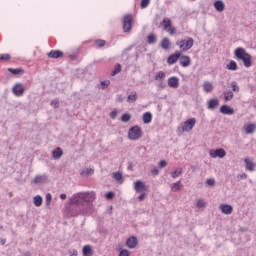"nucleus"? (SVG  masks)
Here are the masks:
<instances>
[{"label": "nucleus", "mask_w": 256, "mask_h": 256, "mask_svg": "<svg viewBox=\"0 0 256 256\" xmlns=\"http://www.w3.org/2000/svg\"><path fill=\"white\" fill-rule=\"evenodd\" d=\"M121 73V64H117L114 68V70L112 71L111 75L112 77H115V75Z\"/></svg>", "instance_id": "38"}, {"label": "nucleus", "mask_w": 256, "mask_h": 256, "mask_svg": "<svg viewBox=\"0 0 256 256\" xmlns=\"http://www.w3.org/2000/svg\"><path fill=\"white\" fill-rule=\"evenodd\" d=\"M243 129L246 135H253V133L256 132V124L255 123L245 124L243 126Z\"/></svg>", "instance_id": "12"}, {"label": "nucleus", "mask_w": 256, "mask_h": 256, "mask_svg": "<svg viewBox=\"0 0 256 256\" xmlns=\"http://www.w3.org/2000/svg\"><path fill=\"white\" fill-rule=\"evenodd\" d=\"M117 109H114L111 113H110V118L111 119H117Z\"/></svg>", "instance_id": "52"}, {"label": "nucleus", "mask_w": 256, "mask_h": 256, "mask_svg": "<svg viewBox=\"0 0 256 256\" xmlns=\"http://www.w3.org/2000/svg\"><path fill=\"white\" fill-rule=\"evenodd\" d=\"M111 84V81L105 80L100 83V89L105 90L107 89V86Z\"/></svg>", "instance_id": "42"}, {"label": "nucleus", "mask_w": 256, "mask_h": 256, "mask_svg": "<svg viewBox=\"0 0 256 256\" xmlns=\"http://www.w3.org/2000/svg\"><path fill=\"white\" fill-rule=\"evenodd\" d=\"M121 121L122 123H129V121H131V114L129 113L122 114Z\"/></svg>", "instance_id": "34"}, {"label": "nucleus", "mask_w": 256, "mask_h": 256, "mask_svg": "<svg viewBox=\"0 0 256 256\" xmlns=\"http://www.w3.org/2000/svg\"><path fill=\"white\" fill-rule=\"evenodd\" d=\"M180 58H181V52H176L174 54H171L168 57L167 63L168 65H175V63H177V61H179Z\"/></svg>", "instance_id": "11"}, {"label": "nucleus", "mask_w": 256, "mask_h": 256, "mask_svg": "<svg viewBox=\"0 0 256 256\" xmlns=\"http://www.w3.org/2000/svg\"><path fill=\"white\" fill-rule=\"evenodd\" d=\"M206 185H208V187H214L215 186V179L213 178H208L206 180Z\"/></svg>", "instance_id": "45"}, {"label": "nucleus", "mask_w": 256, "mask_h": 256, "mask_svg": "<svg viewBox=\"0 0 256 256\" xmlns=\"http://www.w3.org/2000/svg\"><path fill=\"white\" fill-rule=\"evenodd\" d=\"M134 189L136 193H144L149 190V186L145 185V182L138 180L134 183Z\"/></svg>", "instance_id": "7"}, {"label": "nucleus", "mask_w": 256, "mask_h": 256, "mask_svg": "<svg viewBox=\"0 0 256 256\" xmlns=\"http://www.w3.org/2000/svg\"><path fill=\"white\" fill-rule=\"evenodd\" d=\"M231 87H232V91H234V93H239V85H237V83L235 81H233L231 83Z\"/></svg>", "instance_id": "44"}, {"label": "nucleus", "mask_w": 256, "mask_h": 256, "mask_svg": "<svg viewBox=\"0 0 256 256\" xmlns=\"http://www.w3.org/2000/svg\"><path fill=\"white\" fill-rule=\"evenodd\" d=\"M147 43L148 45H155L157 43V35L155 34H149L147 37Z\"/></svg>", "instance_id": "27"}, {"label": "nucleus", "mask_w": 256, "mask_h": 256, "mask_svg": "<svg viewBox=\"0 0 256 256\" xmlns=\"http://www.w3.org/2000/svg\"><path fill=\"white\" fill-rule=\"evenodd\" d=\"M146 195H147V194H146L145 192H141V195L138 196V199H139L140 201H145Z\"/></svg>", "instance_id": "56"}, {"label": "nucleus", "mask_w": 256, "mask_h": 256, "mask_svg": "<svg viewBox=\"0 0 256 256\" xmlns=\"http://www.w3.org/2000/svg\"><path fill=\"white\" fill-rule=\"evenodd\" d=\"M87 213V210H82L77 213H71V217H77V215H85Z\"/></svg>", "instance_id": "50"}, {"label": "nucleus", "mask_w": 256, "mask_h": 256, "mask_svg": "<svg viewBox=\"0 0 256 256\" xmlns=\"http://www.w3.org/2000/svg\"><path fill=\"white\" fill-rule=\"evenodd\" d=\"M180 65L182 67H189L191 65V58L189 56H181L180 53Z\"/></svg>", "instance_id": "16"}, {"label": "nucleus", "mask_w": 256, "mask_h": 256, "mask_svg": "<svg viewBox=\"0 0 256 256\" xmlns=\"http://www.w3.org/2000/svg\"><path fill=\"white\" fill-rule=\"evenodd\" d=\"M151 121H153V114H151V112H145L143 114V123H145L146 125H149Z\"/></svg>", "instance_id": "24"}, {"label": "nucleus", "mask_w": 256, "mask_h": 256, "mask_svg": "<svg viewBox=\"0 0 256 256\" xmlns=\"http://www.w3.org/2000/svg\"><path fill=\"white\" fill-rule=\"evenodd\" d=\"M106 199H113L115 197V193L107 192L105 195Z\"/></svg>", "instance_id": "53"}, {"label": "nucleus", "mask_w": 256, "mask_h": 256, "mask_svg": "<svg viewBox=\"0 0 256 256\" xmlns=\"http://www.w3.org/2000/svg\"><path fill=\"white\" fill-rule=\"evenodd\" d=\"M219 209L224 215H231L233 213V206L229 204H221Z\"/></svg>", "instance_id": "13"}, {"label": "nucleus", "mask_w": 256, "mask_h": 256, "mask_svg": "<svg viewBox=\"0 0 256 256\" xmlns=\"http://www.w3.org/2000/svg\"><path fill=\"white\" fill-rule=\"evenodd\" d=\"M122 29L124 33H131L133 29V15L126 14L122 19Z\"/></svg>", "instance_id": "4"}, {"label": "nucleus", "mask_w": 256, "mask_h": 256, "mask_svg": "<svg viewBox=\"0 0 256 256\" xmlns=\"http://www.w3.org/2000/svg\"><path fill=\"white\" fill-rule=\"evenodd\" d=\"M162 24L164 26V31H167L171 27V19L169 18H164L162 21Z\"/></svg>", "instance_id": "32"}, {"label": "nucleus", "mask_w": 256, "mask_h": 256, "mask_svg": "<svg viewBox=\"0 0 256 256\" xmlns=\"http://www.w3.org/2000/svg\"><path fill=\"white\" fill-rule=\"evenodd\" d=\"M69 57H70V59H71L72 61H75V59H77V56H75V55H70Z\"/></svg>", "instance_id": "63"}, {"label": "nucleus", "mask_w": 256, "mask_h": 256, "mask_svg": "<svg viewBox=\"0 0 256 256\" xmlns=\"http://www.w3.org/2000/svg\"><path fill=\"white\" fill-rule=\"evenodd\" d=\"M139 241L137 240V237L131 236L126 240V246L128 249H135L137 247Z\"/></svg>", "instance_id": "10"}, {"label": "nucleus", "mask_w": 256, "mask_h": 256, "mask_svg": "<svg viewBox=\"0 0 256 256\" xmlns=\"http://www.w3.org/2000/svg\"><path fill=\"white\" fill-rule=\"evenodd\" d=\"M166 31L169 32V35H175V28H173L172 26L168 28Z\"/></svg>", "instance_id": "57"}, {"label": "nucleus", "mask_w": 256, "mask_h": 256, "mask_svg": "<svg viewBox=\"0 0 256 256\" xmlns=\"http://www.w3.org/2000/svg\"><path fill=\"white\" fill-rule=\"evenodd\" d=\"M197 123V119L190 118L186 120L182 125V131L189 133V131H193V127H195V124Z\"/></svg>", "instance_id": "6"}, {"label": "nucleus", "mask_w": 256, "mask_h": 256, "mask_svg": "<svg viewBox=\"0 0 256 256\" xmlns=\"http://www.w3.org/2000/svg\"><path fill=\"white\" fill-rule=\"evenodd\" d=\"M114 179L115 181H123V173L121 172L114 173Z\"/></svg>", "instance_id": "43"}, {"label": "nucleus", "mask_w": 256, "mask_h": 256, "mask_svg": "<svg viewBox=\"0 0 256 256\" xmlns=\"http://www.w3.org/2000/svg\"><path fill=\"white\" fill-rule=\"evenodd\" d=\"M143 137V130L138 125L133 126L128 131V139L131 141H137Z\"/></svg>", "instance_id": "3"}, {"label": "nucleus", "mask_w": 256, "mask_h": 256, "mask_svg": "<svg viewBox=\"0 0 256 256\" xmlns=\"http://www.w3.org/2000/svg\"><path fill=\"white\" fill-rule=\"evenodd\" d=\"M161 47L165 51H167L168 49H171V40H169V38H167V37L163 38L161 41Z\"/></svg>", "instance_id": "23"}, {"label": "nucleus", "mask_w": 256, "mask_h": 256, "mask_svg": "<svg viewBox=\"0 0 256 256\" xmlns=\"http://www.w3.org/2000/svg\"><path fill=\"white\" fill-rule=\"evenodd\" d=\"M52 157L53 159H61V157H63V149L57 147L52 151Z\"/></svg>", "instance_id": "22"}, {"label": "nucleus", "mask_w": 256, "mask_h": 256, "mask_svg": "<svg viewBox=\"0 0 256 256\" xmlns=\"http://www.w3.org/2000/svg\"><path fill=\"white\" fill-rule=\"evenodd\" d=\"M45 181H47V176H41V175H37L35 176L33 182L37 185L39 183H45Z\"/></svg>", "instance_id": "29"}, {"label": "nucleus", "mask_w": 256, "mask_h": 256, "mask_svg": "<svg viewBox=\"0 0 256 256\" xmlns=\"http://www.w3.org/2000/svg\"><path fill=\"white\" fill-rule=\"evenodd\" d=\"M45 199H46L45 200L46 207H50L51 201L53 200V197L51 196V193H47Z\"/></svg>", "instance_id": "39"}, {"label": "nucleus", "mask_w": 256, "mask_h": 256, "mask_svg": "<svg viewBox=\"0 0 256 256\" xmlns=\"http://www.w3.org/2000/svg\"><path fill=\"white\" fill-rule=\"evenodd\" d=\"M166 74L163 71H159L157 72L156 76H155V81H163V79H165Z\"/></svg>", "instance_id": "36"}, {"label": "nucleus", "mask_w": 256, "mask_h": 256, "mask_svg": "<svg viewBox=\"0 0 256 256\" xmlns=\"http://www.w3.org/2000/svg\"><path fill=\"white\" fill-rule=\"evenodd\" d=\"M244 163L246 165L247 171H255V163L253 162V160L245 158Z\"/></svg>", "instance_id": "20"}, {"label": "nucleus", "mask_w": 256, "mask_h": 256, "mask_svg": "<svg viewBox=\"0 0 256 256\" xmlns=\"http://www.w3.org/2000/svg\"><path fill=\"white\" fill-rule=\"evenodd\" d=\"M60 199H62V200L67 199V194H60Z\"/></svg>", "instance_id": "62"}, {"label": "nucleus", "mask_w": 256, "mask_h": 256, "mask_svg": "<svg viewBox=\"0 0 256 256\" xmlns=\"http://www.w3.org/2000/svg\"><path fill=\"white\" fill-rule=\"evenodd\" d=\"M133 49V45L129 46L126 51H131Z\"/></svg>", "instance_id": "64"}, {"label": "nucleus", "mask_w": 256, "mask_h": 256, "mask_svg": "<svg viewBox=\"0 0 256 256\" xmlns=\"http://www.w3.org/2000/svg\"><path fill=\"white\" fill-rule=\"evenodd\" d=\"M34 205L35 207H41V205H43V197H41V195L34 197Z\"/></svg>", "instance_id": "31"}, {"label": "nucleus", "mask_w": 256, "mask_h": 256, "mask_svg": "<svg viewBox=\"0 0 256 256\" xmlns=\"http://www.w3.org/2000/svg\"><path fill=\"white\" fill-rule=\"evenodd\" d=\"M220 113H222V115H233L235 110L229 105H222L220 107Z\"/></svg>", "instance_id": "14"}, {"label": "nucleus", "mask_w": 256, "mask_h": 256, "mask_svg": "<svg viewBox=\"0 0 256 256\" xmlns=\"http://www.w3.org/2000/svg\"><path fill=\"white\" fill-rule=\"evenodd\" d=\"M167 87L162 81L158 84V89H165Z\"/></svg>", "instance_id": "60"}, {"label": "nucleus", "mask_w": 256, "mask_h": 256, "mask_svg": "<svg viewBox=\"0 0 256 256\" xmlns=\"http://www.w3.org/2000/svg\"><path fill=\"white\" fill-rule=\"evenodd\" d=\"M238 179H247V174L246 173L239 174Z\"/></svg>", "instance_id": "59"}, {"label": "nucleus", "mask_w": 256, "mask_h": 256, "mask_svg": "<svg viewBox=\"0 0 256 256\" xmlns=\"http://www.w3.org/2000/svg\"><path fill=\"white\" fill-rule=\"evenodd\" d=\"M91 173H93V169H86L82 172V175H91Z\"/></svg>", "instance_id": "55"}, {"label": "nucleus", "mask_w": 256, "mask_h": 256, "mask_svg": "<svg viewBox=\"0 0 256 256\" xmlns=\"http://www.w3.org/2000/svg\"><path fill=\"white\" fill-rule=\"evenodd\" d=\"M8 71L12 73V75H23V73H25L23 68H8Z\"/></svg>", "instance_id": "26"}, {"label": "nucleus", "mask_w": 256, "mask_h": 256, "mask_svg": "<svg viewBox=\"0 0 256 256\" xmlns=\"http://www.w3.org/2000/svg\"><path fill=\"white\" fill-rule=\"evenodd\" d=\"M12 91L16 97H23V94L25 93V87H23V84L21 83H16Z\"/></svg>", "instance_id": "9"}, {"label": "nucleus", "mask_w": 256, "mask_h": 256, "mask_svg": "<svg viewBox=\"0 0 256 256\" xmlns=\"http://www.w3.org/2000/svg\"><path fill=\"white\" fill-rule=\"evenodd\" d=\"M137 92L131 91L127 97V103H135L137 101Z\"/></svg>", "instance_id": "25"}, {"label": "nucleus", "mask_w": 256, "mask_h": 256, "mask_svg": "<svg viewBox=\"0 0 256 256\" xmlns=\"http://www.w3.org/2000/svg\"><path fill=\"white\" fill-rule=\"evenodd\" d=\"M168 87L171 89H177L179 87V79L177 76H172L168 79Z\"/></svg>", "instance_id": "15"}, {"label": "nucleus", "mask_w": 256, "mask_h": 256, "mask_svg": "<svg viewBox=\"0 0 256 256\" xmlns=\"http://www.w3.org/2000/svg\"><path fill=\"white\" fill-rule=\"evenodd\" d=\"M9 59H11V55L9 54L0 55V61H9Z\"/></svg>", "instance_id": "46"}, {"label": "nucleus", "mask_w": 256, "mask_h": 256, "mask_svg": "<svg viewBox=\"0 0 256 256\" xmlns=\"http://www.w3.org/2000/svg\"><path fill=\"white\" fill-rule=\"evenodd\" d=\"M130 253H129V250L127 249H122L119 253V256H129Z\"/></svg>", "instance_id": "48"}, {"label": "nucleus", "mask_w": 256, "mask_h": 256, "mask_svg": "<svg viewBox=\"0 0 256 256\" xmlns=\"http://www.w3.org/2000/svg\"><path fill=\"white\" fill-rule=\"evenodd\" d=\"M105 40H101V39H99V40H96V45H97V47H105Z\"/></svg>", "instance_id": "47"}, {"label": "nucleus", "mask_w": 256, "mask_h": 256, "mask_svg": "<svg viewBox=\"0 0 256 256\" xmlns=\"http://www.w3.org/2000/svg\"><path fill=\"white\" fill-rule=\"evenodd\" d=\"M183 173V168H177L174 172L171 173V177L176 179V177H180Z\"/></svg>", "instance_id": "33"}, {"label": "nucleus", "mask_w": 256, "mask_h": 256, "mask_svg": "<svg viewBox=\"0 0 256 256\" xmlns=\"http://www.w3.org/2000/svg\"><path fill=\"white\" fill-rule=\"evenodd\" d=\"M219 107V100L217 98H212L208 101V109L214 110Z\"/></svg>", "instance_id": "19"}, {"label": "nucleus", "mask_w": 256, "mask_h": 256, "mask_svg": "<svg viewBox=\"0 0 256 256\" xmlns=\"http://www.w3.org/2000/svg\"><path fill=\"white\" fill-rule=\"evenodd\" d=\"M233 97H234V94L231 90L227 91V92H224L225 101H231V99H233Z\"/></svg>", "instance_id": "37"}, {"label": "nucleus", "mask_w": 256, "mask_h": 256, "mask_svg": "<svg viewBox=\"0 0 256 256\" xmlns=\"http://www.w3.org/2000/svg\"><path fill=\"white\" fill-rule=\"evenodd\" d=\"M48 57H50V59H59L63 57V53L60 50H51L48 53Z\"/></svg>", "instance_id": "18"}, {"label": "nucleus", "mask_w": 256, "mask_h": 256, "mask_svg": "<svg viewBox=\"0 0 256 256\" xmlns=\"http://www.w3.org/2000/svg\"><path fill=\"white\" fill-rule=\"evenodd\" d=\"M214 8L218 13H222V11H225V3L222 0H217L214 2Z\"/></svg>", "instance_id": "17"}, {"label": "nucleus", "mask_w": 256, "mask_h": 256, "mask_svg": "<svg viewBox=\"0 0 256 256\" xmlns=\"http://www.w3.org/2000/svg\"><path fill=\"white\" fill-rule=\"evenodd\" d=\"M206 203L205 200L203 199H198L197 203H196V207H198V209H202L203 207H206Z\"/></svg>", "instance_id": "41"}, {"label": "nucleus", "mask_w": 256, "mask_h": 256, "mask_svg": "<svg viewBox=\"0 0 256 256\" xmlns=\"http://www.w3.org/2000/svg\"><path fill=\"white\" fill-rule=\"evenodd\" d=\"M214 87L213 84L206 81L203 84V90L205 91V93H211V91H213Z\"/></svg>", "instance_id": "28"}, {"label": "nucleus", "mask_w": 256, "mask_h": 256, "mask_svg": "<svg viewBox=\"0 0 256 256\" xmlns=\"http://www.w3.org/2000/svg\"><path fill=\"white\" fill-rule=\"evenodd\" d=\"M234 55L238 61H243L244 67H251L253 65V62L251 59H253V56L251 54L247 53V50L245 48L239 47L234 51Z\"/></svg>", "instance_id": "2"}, {"label": "nucleus", "mask_w": 256, "mask_h": 256, "mask_svg": "<svg viewBox=\"0 0 256 256\" xmlns=\"http://www.w3.org/2000/svg\"><path fill=\"white\" fill-rule=\"evenodd\" d=\"M194 40L193 38H188V40H178L176 45L181 49V51H189L193 47Z\"/></svg>", "instance_id": "5"}, {"label": "nucleus", "mask_w": 256, "mask_h": 256, "mask_svg": "<svg viewBox=\"0 0 256 256\" xmlns=\"http://www.w3.org/2000/svg\"><path fill=\"white\" fill-rule=\"evenodd\" d=\"M225 155H227V152H225V149L223 148L210 150V157H212V159H217V157H219V159H223Z\"/></svg>", "instance_id": "8"}, {"label": "nucleus", "mask_w": 256, "mask_h": 256, "mask_svg": "<svg viewBox=\"0 0 256 256\" xmlns=\"http://www.w3.org/2000/svg\"><path fill=\"white\" fill-rule=\"evenodd\" d=\"M181 187H183V184H181V181H177L172 184V191H181Z\"/></svg>", "instance_id": "35"}, {"label": "nucleus", "mask_w": 256, "mask_h": 256, "mask_svg": "<svg viewBox=\"0 0 256 256\" xmlns=\"http://www.w3.org/2000/svg\"><path fill=\"white\" fill-rule=\"evenodd\" d=\"M83 256H93V248L91 245H85L82 248Z\"/></svg>", "instance_id": "21"}, {"label": "nucleus", "mask_w": 256, "mask_h": 256, "mask_svg": "<svg viewBox=\"0 0 256 256\" xmlns=\"http://www.w3.org/2000/svg\"><path fill=\"white\" fill-rule=\"evenodd\" d=\"M151 174L154 176L159 175V169H157V167H154L151 169Z\"/></svg>", "instance_id": "54"}, {"label": "nucleus", "mask_w": 256, "mask_h": 256, "mask_svg": "<svg viewBox=\"0 0 256 256\" xmlns=\"http://www.w3.org/2000/svg\"><path fill=\"white\" fill-rule=\"evenodd\" d=\"M70 201L76 207H85L87 205L91 209V203L95 201V192H78L71 197Z\"/></svg>", "instance_id": "1"}, {"label": "nucleus", "mask_w": 256, "mask_h": 256, "mask_svg": "<svg viewBox=\"0 0 256 256\" xmlns=\"http://www.w3.org/2000/svg\"><path fill=\"white\" fill-rule=\"evenodd\" d=\"M159 167H160V169H165V167H167V161L161 160L159 162Z\"/></svg>", "instance_id": "51"}, {"label": "nucleus", "mask_w": 256, "mask_h": 256, "mask_svg": "<svg viewBox=\"0 0 256 256\" xmlns=\"http://www.w3.org/2000/svg\"><path fill=\"white\" fill-rule=\"evenodd\" d=\"M69 255H70V256H77V255H78V252H77L76 249L69 250Z\"/></svg>", "instance_id": "58"}, {"label": "nucleus", "mask_w": 256, "mask_h": 256, "mask_svg": "<svg viewBox=\"0 0 256 256\" xmlns=\"http://www.w3.org/2000/svg\"><path fill=\"white\" fill-rule=\"evenodd\" d=\"M116 101L118 103H123V96L122 95H118L117 98H116Z\"/></svg>", "instance_id": "61"}, {"label": "nucleus", "mask_w": 256, "mask_h": 256, "mask_svg": "<svg viewBox=\"0 0 256 256\" xmlns=\"http://www.w3.org/2000/svg\"><path fill=\"white\" fill-rule=\"evenodd\" d=\"M149 3H151V0H141L140 2L141 9H147V7H149Z\"/></svg>", "instance_id": "40"}, {"label": "nucleus", "mask_w": 256, "mask_h": 256, "mask_svg": "<svg viewBox=\"0 0 256 256\" xmlns=\"http://www.w3.org/2000/svg\"><path fill=\"white\" fill-rule=\"evenodd\" d=\"M51 105L52 107H54V109H57L59 107V100L57 99L52 100Z\"/></svg>", "instance_id": "49"}, {"label": "nucleus", "mask_w": 256, "mask_h": 256, "mask_svg": "<svg viewBox=\"0 0 256 256\" xmlns=\"http://www.w3.org/2000/svg\"><path fill=\"white\" fill-rule=\"evenodd\" d=\"M226 69H228L229 71H237L238 66H237V62H235L234 60H231L229 64H227Z\"/></svg>", "instance_id": "30"}]
</instances>
